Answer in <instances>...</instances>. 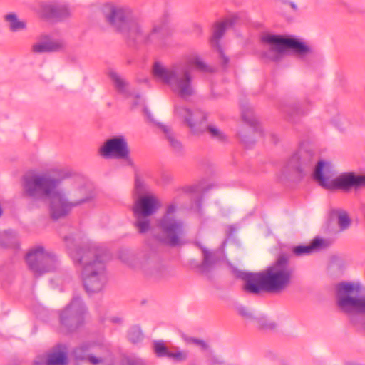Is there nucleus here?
Returning <instances> with one entry per match:
<instances>
[{
  "label": "nucleus",
  "mask_w": 365,
  "mask_h": 365,
  "mask_svg": "<svg viewBox=\"0 0 365 365\" xmlns=\"http://www.w3.org/2000/svg\"><path fill=\"white\" fill-rule=\"evenodd\" d=\"M107 21L117 30L138 43L155 42L161 38V27H154L152 31L145 33L135 21L128 9L110 6L106 12Z\"/></svg>",
  "instance_id": "nucleus-6"
},
{
  "label": "nucleus",
  "mask_w": 365,
  "mask_h": 365,
  "mask_svg": "<svg viewBox=\"0 0 365 365\" xmlns=\"http://www.w3.org/2000/svg\"><path fill=\"white\" fill-rule=\"evenodd\" d=\"M184 64H190V70L192 71V67H195L200 71L204 73H211L213 71V69L210 66L207 65L204 61L200 58L199 56H195L190 59H189L187 62H184Z\"/></svg>",
  "instance_id": "nucleus-28"
},
{
  "label": "nucleus",
  "mask_w": 365,
  "mask_h": 365,
  "mask_svg": "<svg viewBox=\"0 0 365 365\" xmlns=\"http://www.w3.org/2000/svg\"><path fill=\"white\" fill-rule=\"evenodd\" d=\"M195 27L196 28V29L197 30V31H198L199 33H201V32L202 31V26H201L200 25H199V24H195Z\"/></svg>",
  "instance_id": "nucleus-45"
},
{
  "label": "nucleus",
  "mask_w": 365,
  "mask_h": 365,
  "mask_svg": "<svg viewBox=\"0 0 365 365\" xmlns=\"http://www.w3.org/2000/svg\"><path fill=\"white\" fill-rule=\"evenodd\" d=\"M6 238H9V236L7 234H4L2 236L0 235V246H2V247L15 246L16 242H6L5 241V240Z\"/></svg>",
  "instance_id": "nucleus-39"
},
{
  "label": "nucleus",
  "mask_w": 365,
  "mask_h": 365,
  "mask_svg": "<svg viewBox=\"0 0 365 365\" xmlns=\"http://www.w3.org/2000/svg\"><path fill=\"white\" fill-rule=\"evenodd\" d=\"M32 51L38 54L51 53L43 36L41 37V39L38 43H36L32 46Z\"/></svg>",
  "instance_id": "nucleus-34"
},
{
  "label": "nucleus",
  "mask_w": 365,
  "mask_h": 365,
  "mask_svg": "<svg viewBox=\"0 0 365 365\" xmlns=\"http://www.w3.org/2000/svg\"><path fill=\"white\" fill-rule=\"evenodd\" d=\"M292 110L297 113H299V106L298 104L288 106L285 107L284 112L288 115H292Z\"/></svg>",
  "instance_id": "nucleus-38"
},
{
  "label": "nucleus",
  "mask_w": 365,
  "mask_h": 365,
  "mask_svg": "<svg viewBox=\"0 0 365 365\" xmlns=\"http://www.w3.org/2000/svg\"><path fill=\"white\" fill-rule=\"evenodd\" d=\"M160 128L165 134L168 141L173 150L176 153L182 152L183 146L173 133L171 128L166 125H162Z\"/></svg>",
  "instance_id": "nucleus-25"
},
{
  "label": "nucleus",
  "mask_w": 365,
  "mask_h": 365,
  "mask_svg": "<svg viewBox=\"0 0 365 365\" xmlns=\"http://www.w3.org/2000/svg\"><path fill=\"white\" fill-rule=\"evenodd\" d=\"M133 267L140 269L147 277L155 280L166 279L169 275L166 267L158 262L155 252L150 250L140 253Z\"/></svg>",
  "instance_id": "nucleus-13"
},
{
  "label": "nucleus",
  "mask_w": 365,
  "mask_h": 365,
  "mask_svg": "<svg viewBox=\"0 0 365 365\" xmlns=\"http://www.w3.org/2000/svg\"><path fill=\"white\" fill-rule=\"evenodd\" d=\"M294 269L289 259L280 255L265 269L258 272H242L243 289L248 293L257 294L261 292L279 293L287 289L292 283Z\"/></svg>",
  "instance_id": "nucleus-2"
},
{
  "label": "nucleus",
  "mask_w": 365,
  "mask_h": 365,
  "mask_svg": "<svg viewBox=\"0 0 365 365\" xmlns=\"http://www.w3.org/2000/svg\"><path fill=\"white\" fill-rule=\"evenodd\" d=\"M328 244L324 239L317 237L309 245H299L292 248V253L297 257L309 255L314 252L322 251L327 247Z\"/></svg>",
  "instance_id": "nucleus-19"
},
{
  "label": "nucleus",
  "mask_w": 365,
  "mask_h": 365,
  "mask_svg": "<svg viewBox=\"0 0 365 365\" xmlns=\"http://www.w3.org/2000/svg\"><path fill=\"white\" fill-rule=\"evenodd\" d=\"M216 365H223V363L216 361Z\"/></svg>",
  "instance_id": "nucleus-47"
},
{
  "label": "nucleus",
  "mask_w": 365,
  "mask_h": 365,
  "mask_svg": "<svg viewBox=\"0 0 365 365\" xmlns=\"http://www.w3.org/2000/svg\"><path fill=\"white\" fill-rule=\"evenodd\" d=\"M361 291L360 283L342 282L336 286L338 307L349 315H365V296L359 297Z\"/></svg>",
  "instance_id": "nucleus-10"
},
{
  "label": "nucleus",
  "mask_w": 365,
  "mask_h": 365,
  "mask_svg": "<svg viewBox=\"0 0 365 365\" xmlns=\"http://www.w3.org/2000/svg\"><path fill=\"white\" fill-rule=\"evenodd\" d=\"M128 365H145V363L140 359H130L128 360Z\"/></svg>",
  "instance_id": "nucleus-40"
},
{
  "label": "nucleus",
  "mask_w": 365,
  "mask_h": 365,
  "mask_svg": "<svg viewBox=\"0 0 365 365\" xmlns=\"http://www.w3.org/2000/svg\"><path fill=\"white\" fill-rule=\"evenodd\" d=\"M49 10L52 17L61 20L67 18L71 14L69 9L66 6H51Z\"/></svg>",
  "instance_id": "nucleus-31"
},
{
  "label": "nucleus",
  "mask_w": 365,
  "mask_h": 365,
  "mask_svg": "<svg viewBox=\"0 0 365 365\" xmlns=\"http://www.w3.org/2000/svg\"><path fill=\"white\" fill-rule=\"evenodd\" d=\"M235 20V18H228L222 21L215 23L212 27V35L210 38V42L212 46L217 49L219 56L221 58L222 63L223 65H226L229 62V58L222 51L219 44V41L224 35L226 30L232 26Z\"/></svg>",
  "instance_id": "nucleus-18"
},
{
  "label": "nucleus",
  "mask_w": 365,
  "mask_h": 365,
  "mask_svg": "<svg viewBox=\"0 0 365 365\" xmlns=\"http://www.w3.org/2000/svg\"><path fill=\"white\" fill-rule=\"evenodd\" d=\"M93 197V194L91 190L87 187L86 185L80 186L75 189L70 195L68 199L70 200H81L79 205L90 201Z\"/></svg>",
  "instance_id": "nucleus-23"
},
{
  "label": "nucleus",
  "mask_w": 365,
  "mask_h": 365,
  "mask_svg": "<svg viewBox=\"0 0 365 365\" xmlns=\"http://www.w3.org/2000/svg\"><path fill=\"white\" fill-rule=\"evenodd\" d=\"M271 136L274 138L273 140L274 143H276L278 140V138L275 135L272 134Z\"/></svg>",
  "instance_id": "nucleus-46"
},
{
  "label": "nucleus",
  "mask_w": 365,
  "mask_h": 365,
  "mask_svg": "<svg viewBox=\"0 0 365 365\" xmlns=\"http://www.w3.org/2000/svg\"><path fill=\"white\" fill-rule=\"evenodd\" d=\"M57 174V170L32 173L25 175L23 181L24 195L31 200L29 207H36L38 202L48 200L49 214L53 220L66 217L81 202V200L68 199L60 188L62 178Z\"/></svg>",
  "instance_id": "nucleus-1"
},
{
  "label": "nucleus",
  "mask_w": 365,
  "mask_h": 365,
  "mask_svg": "<svg viewBox=\"0 0 365 365\" xmlns=\"http://www.w3.org/2000/svg\"><path fill=\"white\" fill-rule=\"evenodd\" d=\"M108 76L116 91L125 98H131L133 108L142 104L143 99L140 95L131 88L129 83L122 76L113 70L109 71Z\"/></svg>",
  "instance_id": "nucleus-17"
},
{
  "label": "nucleus",
  "mask_w": 365,
  "mask_h": 365,
  "mask_svg": "<svg viewBox=\"0 0 365 365\" xmlns=\"http://www.w3.org/2000/svg\"><path fill=\"white\" fill-rule=\"evenodd\" d=\"M153 75L157 81L168 86L182 98H187L195 93L190 64L180 63L166 67L156 62L153 66Z\"/></svg>",
  "instance_id": "nucleus-4"
},
{
  "label": "nucleus",
  "mask_w": 365,
  "mask_h": 365,
  "mask_svg": "<svg viewBox=\"0 0 365 365\" xmlns=\"http://www.w3.org/2000/svg\"><path fill=\"white\" fill-rule=\"evenodd\" d=\"M203 259L200 265V270L205 274L208 273L220 259L219 251H211L205 247H200Z\"/></svg>",
  "instance_id": "nucleus-21"
},
{
  "label": "nucleus",
  "mask_w": 365,
  "mask_h": 365,
  "mask_svg": "<svg viewBox=\"0 0 365 365\" xmlns=\"http://www.w3.org/2000/svg\"><path fill=\"white\" fill-rule=\"evenodd\" d=\"M177 210L178 206L175 203L168 205L157 225L160 232L155 235V238L172 247L182 245L185 242V225L183 221L177 217Z\"/></svg>",
  "instance_id": "nucleus-9"
},
{
  "label": "nucleus",
  "mask_w": 365,
  "mask_h": 365,
  "mask_svg": "<svg viewBox=\"0 0 365 365\" xmlns=\"http://www.w3.org/2000/svg\"><path fill=\"white\" fill-rule=\"evenodd\" d=\"M189 352L185 350H181L178 347H173L168 354L169 359L177 363L185 362L187 360Z\"/></svg>",
  "instance_id": "nucleus-30"
},
{
  "label": "nucleus",
  "mask_w": 365,
  "mask_h": 365,
  "mask_svg": "<svg viewBox=\"0 0 365 365\" xmlns=\"http://www.w3.org/2000/svg\"><path fill=\"white\" fill-rule=\"evenodd\" d=\"M331 215L337 218V224L341 231H344L350 227L351 220L346 211L334 210L331 212Z\"/></svg>",
  "instance_id": "nucleus-26"
},
{
  "label": "nucleus",
  "mask_w": 365,
  "mask_h": 365,
  "mask_svg": "<svg viewBox=\"0 0 365 365\" xmlns=\"http://www.w3.org/2000/svg\"><path fill=\"white\" fill-rule=\"evenodd\" d=\"M284 4L289 6L291 9L294 11H297L298 9L297 5L294 2L285 1Z\"/></svg>",
  "instance_id": "nucleus-42"
},
{
  "label": "nucleus",
  "mask_w": 365,
  "mask_h": 365,
  "mask_svg": "<svg viewBox=\"0 0 365 365\" xmlns=\"http://www.w3.org/2000/svg\"><path fill=\"white\" fill-rule=\"evenodd\" d=\"M315 153L312 150L300 148L288 161L287 166L298 173H306L315 160Z\"/></svg>",
  "instance_id": "nucleus-16"
},
{
  "label": "nucleus",
  "mask_w": 365,
  "mask_h": 365,
  "mask_svg": "<svg viewBox=\"0 0 365 365\" xmlns=\"http://www.w3.org/2000/svg\"><path fill=\"white\" fill-rule=\"evenodd\" d=\"M4 21L7 27L11 32L25 31L27 29V23L21 19L14 12H9L4 15Z\"/></svg>",
  "instance_id": "nucleus-22"
},
{
  "label": "nucleus",
  "mask_w": 365,
  "mask_h": 365,
  "mask_svg": "<svg viewBox=\"0 0 365 365\" xmlns=\"http://www.w3.org/2000/svg\"><path fill=\"white\" fill-rule=\"evenodd\" d=\"M43 364L44 365H67L68 359L65 349L62 346H58L47 354L44 362H35L36 365Z\"/></svg>",
  "instance_id": "nucleus-20"
},
{
  "label": "nucleus",
  "mask_w": 365,
  "mask_h": 365,
  "mask_svg": "<svg viewBox=\"0 0 365 365\" xmlns=\"http://www.w3.org/2000/svg\"><path fill=\"white\" fill-rule=\"evenodd\" d=\"M86 309L83 300L73 297L60 314V322L65 331L71 332L78 329L84 322Z\"/></svg>",
  "instance_id": "nucleus-12"
},
{
  "label": "nucleus",
  "mask_w": 365,
  "mask_h": 365,
  "mask_svg": "<svg viewBox=\"0 0 365 365\" xmlns=\"http://www.w3.org/2000/svg\"><path fill=\"white\" fill-rule=\"evenodd\" d=\"M331 165L328 162L317 163L314 178L323 187L327 190H341L349 191L352 188L357 189L365 185V176L358 175L353 173L339 175L334 180H330Z\"/></svg>",
  "instance_id": "nucleus-8"
},
{
  "label": "nucleus",
  "mask_w": 365,
  "mask_h": 365,
  "mask_svg": "<svg viewBox=\"0 0 365 365\" xmlns=\"http://www.w3.org/2000/svg\"><path fill=\"white\" fill-rule=\"evenodd\" d=\"M98 153L105 158L123 159L128 165H133L129 157L130 150L126 138L121 135L106 140L99 148Z\"/></svg>",
  "instance_id": "nucleus-15"
},
{
  "label": "nucleus",
  "mask_w": 365,
  "mask_h": 365,
  "mask_svg": "<svg viewBox=\"0 0 365 365\" xmlns=\"http://www.w3.org/2000/svg\"><path fill=\"white\" fill-rule=\"evenodd\" d=\"M86 351L87 347L86 346H82L76 348L73 351V354L77 359L88 361L93 365H97L102 361L101 358H98L95 356L87 354Z\"/></svg>",
  "instance_id": "nucleus-27"
},
{
  "label": "nucleus",
  "mask_w": 365,
  "mask_h": 365,
  "mask_svg": "<svg viewBox=\"0 0 365 365\" xmlns=\"http://www.w3.org/2000/svg\"><path fill=\"white\" fill-rule=\"evenodd\" d=\"M153 349L155 354L158 357H168V354H170V349H168L164 343L161 341H155L153 343Z\"/></svg>",
  "instance_id": "nucleus-36"
},
{
  "label": "nucleus",
  "mask_w": 365,
  "mask_h": 365,
  "mask_svg": "<svg viewBox=\"0 0 365 365\" xmlns=\"http://www.w3.org/2000/svg\"><path fill=\"white\" fill-rule=\"evenodd\" d=\"M111 321L115 324H120L122 322V319L119 317H113Z\"/></svg>",
  "instance_id": "nucleus-44"
},
{
  "label": "nucleus",
  "mask_w": 365,
  "mask_h": 365,
  "mask_svg": "<svg viewBox=\"0 0 365 365\" xmlns=\"http://www.w3.org/2000/svg\"><path fill=\"white\" fill-rule=\"evenodd\" d=\"M242 120L250 126V132L261 133L262 129L255 116L253 114L252 108L250 106L242 110Z\"/></svg>",
  "instance_id": "nucleus-24"
},
{
  "label": "nucleus",
  "mask_w": 365,
  "mask_h": 365,
  "mask_svg": "<svg viewBox=\"0 0 365 365\" xmlns=\"http://www.w3.org/2000/svg\"><path fill=\"white\" fill-rule=\"evenodd\" d=\"M261 41L262 56L269 61H279L288 49L292 51L294 56L300 59H304L312 53V48L309 46L296 38L264 33L261 36Z\"/></svg>",
  "instance_id": "nucleus-7"
},
{
  "label": "nucleus",
  "mask_w": 365,
  "mask_h": 365,
  "mask_svg": "<svg viewBox=\"0 0 365 365\" xmlns=\"http://www.w3.org/2000/svg\"><path fill=\"white\" fill-rule=\"evenodd\" d=\"M246 133V130H245L244 129L241 130L238 133L239 138L245 144H246L248 142V140H247Z\"/></svg>",
  "instance_id": "nucleus-41"
},
{
  "label": "nucleus",
  "mask_w": 365,
  "mask_h": 365,
  "mask_svg": "<svg viewBox=\"0 0 365 365\" xmlns=\"http://www.w3.org/2000/svg\"><path fill=\"white\" fill-rule=\"evenodd\" d=\"M205 130L209 133L211 138L213 139L220 142H224L227 140V135L215 125H205Z\"/></svg>",
  "instance_id": "nucleus-32"
},
{
  "label": "nucleus",
  "mask_w": 365,
  "mask_h": 365,
  "mask_svg": "<svg viewBox=\"0 0 365 365\" xmlns=\"http://www.w3.org/2000/svg\"><path fill=\"white\" fill-rule=\"evenodd\" d=\"M262 326H263V327H264L266 329H274V328H275L276 324L274 322H269L264 325L262 324Z\"/></svg>",
  "instance_id": "nucleus-43"
},
{
  "label": "nucleus",
  "mask_w": 365,
  "mask_h": 365,
  "mask_svg": "<svg viewBox=\"0 0 365 365\" xmlns=\"http://www.w3.org/2000/svg\"><path fill=\"white\" fill-rule=\"evenodd\" d=\"M29 268L36 275H41L56 269V256L43 246L38 245L32 248L26 255Z\"/></svg>",
  "instance_id": "nucleus-11"
},
{
  "label": "nucleus",
  "mask_w": 365,
  "mask_h": 365,
  "mask_svg": "<svg viewBox=\"0 0 365 365\" xmlns=\"http://www.w3.org/2000/svg\"><path fill=\"white\" fill-rule=\"evenodd\" d=\"M43 36L51 52L61 51L66 46V43L61 38H53L47 35Z\"/></svg>",
  "instance_id": "nucleus-29"
},
{
  "label": "nucleus",
  "mask_w": 365,
  "mask_h": 365,
  "mask_svg": "<svg viewBox=\"0 0 365 365\" xmlns=\"http://www.w3.org/2000/svg\"><path fill=\"white\" fill-rule=\"evenodd\" d=\"M135 189L138 198L132 208L135 217L134 226L140 234H144L151 229V216L158 212L162 205L148 185L138 178L135 180Z\"/></svg>",
  "instance_id": "nucleus-5"
},
{
  "label": "nucleus",
  "mask_w": 365,
  "mask_h": 365,
  "mask_svg": "<svg viewBox=\"0 0 365 365\" xmlns=\"http://www.w3.org/2000/svg\"><path fill=\"white\" fill-rule=\"evenodd\" d=\"M128 337L130 341L135 344L143 340V335L140 327L134 326L130 329Z\"/></svg>",
  "instance_id": "nucleus-33"
},
{
  "label": "nucleus",
  "mask_w": 365,
  "mask_h": 365,
  "mask_svg": "<svg viewBox=\"0 0 365 365\" xmlns=\"http://www.w3.org/2000/svg\"><path fill=\"white\" fill-rule=\"evenodd\" d=\"M185 342L187 344H192L199 347L201 350L205 351L209 348L208 344L202 339L192 336H184L183 337Z\"/></svg>",
  "instance_id": "nucleus-35"
},
{
  "label": "nucleus",
  "mask_w": 365,
  "mask_h": 365,
  "mask_svg": "<svg viewBox=\"0 0 365 365\" xmlns=\"http://www.w3.org/2000/svg\"><path fill=\"white\" fill-rule=\"evenodd\" d=\"M72 257L81 271L86 291L88 293L101 292L107 282L105 250L95 244L85 245L76 250Z\"/></svg>",
  "instance_id": "nucleus-3"
},
{
  "label": "nucleus",
  "mask_w": 365,
  "mask_h": 365,
  "mask_svg": "<svg viewBox=\"0 0 365 365\" xmlns=\"http://www.w3.org/2000/svg\"><path fill=\"white\" fill-rule=\"evenodd\" d=\"M237 311L240 315L247 319H252L254 318L253 312L248 307L240 305L237 307Z\"/></svg>",
  "instance_id": "nucleus-37"
},
{
  "label": "nucleus",
  "mask_w": 365,
  "mask_h": 365,
  "mask_svg": "<svg viewBox=\"0 0 365 365\" xmlns=\"http://www.w3.org/2000/svg\"><path fill=\"white\" fill-rule=\"evenodd\" d=\"M175 115L182 120L192 133L200 134L205 130L207 114L203 110L190 108L185 105H177L175 107Z\"/></svg>",
  "instance_id": "nucleus-14"
}]
</instances>
